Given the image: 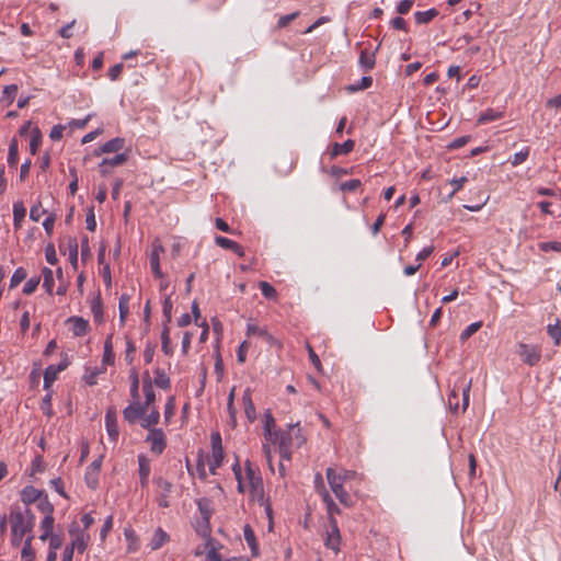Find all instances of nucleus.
<instances>
[{"label":"nucleus","mask_w":561,"mask_h":561,"mask_svg":"<svg viewBox=\"0 0 561 561\" xmlns=\"http://www.w3.org/2000/svg\"><path fill=\"white\" fill-rule=\"evenodd\" d=\"M299 423L289 424L287 431L278 430L270 442L278 446L282 460L290 461L293 449L299 448L305 443Z\"/></svg>","instance_id":"obj_1"},{"label":"nucleus","mask_w":561,"mask_h":561,"mask_svg":"<svg viewBox=\"0 0 561 561\" xmlns=\"http://www.w3.org/2000/svg\"><path fill=\"white\" fill-rule=\"evenodd\" d=\"M11 533L31 536L35 525V515L28 507L14 506L10 513Z\"/></svg>","instance_id":"obj_2"},{"label":"nucleus","mask_w":561,"mask_h":561,"mask_svg":"<svg viewBox=\"0 0 561 561\" xmlns=\"http://www.w3.org/2000/svg\"><path fill=\"white\" fill-rule=\"evenodd\" d=\"M327 480L328 483L337 497V500L345 506H351L352 499L348 492L344 489V482H342L340 476L336 474V471L333 468L327 469Z\"/></svg>","instance_id":"obj_3"},{"label":"nucleus","mask_w":561,"mask_h":561,"mask_svg":"<svg viewBox=\"0 0 561 561\" xmlns=\"http://www.w3.org/2000/svg\"><path fill=\"white\" fill-rule=\"evenodd\" d=\"M152 482L156 486V502L158 506L161 508L170 507V495L173 491V483L161 476L154 477Z\"/></svg>","instance_id":"obj_4"},{"label":"nucleus","mask_w":561,"mask_h":561,"mask_svg":"<svg viewBox=\"0 0 561 561\" xmlns=\"http://www.w3.org/2000/svg\"><path fill=\"white\" fill-rule=\"evenodd\" d=\"M211 440V456L208 460L209 471L211 474H216V470L222 465L225 454L221 444V436L218 432L213 433L210 436Z\"/></svg>","instance_id":"obj_5"},{"label":"nucleus","mask_w":561,"mask_h":561,"mask_svg":"<svg viewBox=\"0 0 561 561\" xmlns=\"http://www.w3.org/2000/svg\"><path fill=\"white\" fill-rule=\"evenodd\" d=\"M517 355L528 366L537 365L541 359V347L539 345L518 343Z\"/></svg>","instance_id":"obj_6"},{"label":"nucleus","mask_w":561,"mask_h":561,"mask_svg":"<svg viewBox=\"0 0 561 561\" xmlns=\"http://www.w3.org/2000/svg\"><path fill=\"white\" fill-rule=\"evenodd\" d=\"M152 454L160 456L167 448V436L162 428L150 430L145 438Z\"/></svg>","instance_id":"obj_7"},{"label":"nucleus","mask_w":561,"mask_h":561,"mask_svg":"<svg viewBox=\"0 0 561 561\" xmlns=\"http://www.w3.org/2000/svg\"><path fill=\"white\" fill-rule=\"evenodd\" d=\"M165 252L163 245L159 240H154L151 243V250L149 253V263L152 274L156 278H163L164 274L160 267V256Z\"/></svg>","instance_id":"obj_8"},{"label":"nucleus","mask_w":561,"mask_h":561,"mask_svg":"<svg viewBox=\"0 0 561 561\" xmlns=\"http://www.w3.org/2000/svg\"><path fill=\"white\" fill-rule=\"evenodd\" d=\"M147 411L146 407H144L139 400H133V402L124 409L123 416L129 424H135L138 420L141 421V417Z\"/></svg>","instance_id":"obj_9"},{"label":"nucleus","mask_w":561,"mask_h":561,"mask_svg":"<svg viewBox=\"0 0 561 561\" xmlns=\"http://www.w3.org/2000/svg\"><path fill=\"white\" fill-rule=\"evenodd\" d=\"M126 161H127L126 153H117L113 158H104L99 163V171H100L101 175L107 176L108 174H111V172L114 168L124 164Z\"/></svg>","instance_id":"obj_10"},{"label":"nucleus","mask_w":561,"mask_h":561,"mask_svg":"<svg viewBox=\"0 0 561 561\" xmlns=\"http://www.w3.org/2000/svg\"><path fill=\"white\" fill-rule=\"evenodd\" d=\"M329 524L331 530L328 533L324 545L327 548L332 549L334 551H339L341 535L337 526V522L334 517L329 518Z\"/></svg>","instance_id":"obj_11"},{"label":"nucleus","mask_w":561,"mask_h":561,"mask_svg":"<svg viewBox=\"0 0 561 561\" xmlns=\"http://www.w3.org/2000/svg\"><path fill=\"white\" fill-rule=\"evenodd\" d=\"M105 427L108 433V436L112 440H116L118 437V426H117V413L116 409L111 407L107 409L105 413Z\"/></svg>","instance_id":"obj_12"},{"label":"nucleus","mask_w":561,"mask_h":561,"mask_svg":"<svg viewBox=\"0 0 561 561\" xmlns=\"http://www.w3.org/2000/svg\"><path fill=\"white\" fill-rule=\"evenodd\" d=\"M247 334L249 336L257 335L271 345L276 343V339L267 331V329L265 327H259L252 320H250L247 323Z\"/></svg>","instance_id":"obj_13"},{"label":"nucleus","mask_w":561,"mask_h":561,"mask_svg":"<svg viewBox=\"0 0 561 561\" xmlns=\"http://www.w3.org/2000/svg\"><path fill=\"white\" fill-rule=\"evenodd\" d=\"M44 494L45 493L43 491L32 485H27L21 492V500L27 507L30 504L37 503Z\"/></svg>","instance_id":"obj_14"},{"label":"nucleus","mask_w":561,"mask_h":561,"mask_svg":"<svg viewBox=\"0 0 561 561\" xmlns=\"http://www.w3.org/2000/svg\"><path fill=\"white\" fill-rule=\"evenodd\" d=\"M124 138L116 137L103 144L98 150H95V154L100 156L101 153L118 152L124 148Z\"/></svg>","instance_id":"obj_15"},{"label":"nucleus","mask_w":561,"mask_h":561,"mask_svg":"<svg viewBox=\"0 0 561 561\" xmlns=\"http://www.w3.org/2000/svg\"><path fill=\"white\" fill-rule=\"evenodd\" d=\"M215 243L226 250H231L234 252L239 257H242L244 255L243 248L237 243L236 241L228 239L226 237L217 236L215 237Z\"/></svg>","instance_id":"obj_16"},{"label":"nucleus","mask_w":561,"mask_h":561,"mask_svg":"<svg viewBox=\"0 0 561 561\" xmlns=\"http://www.w3.org/2000/svg\"><path fill=\"white\" fill-rule=\"evenodd\" d=\"M242 403L244 413L250 423H253L256 419V410L251 397V390L247 388L242 394Z\"/></svg>","instance_id":"obj_17"},{"label":"nucleus","mask_w":561,"mask_h":561,"mask_svg":"<svg viewBox=\"0 0 561 561\" xmlns=\"http://www.w3.org/2000/svg\"><path fill=\"white\" fill-rule=\"evenodd\" d=\"M68 322L72 324L71 331L75 336H83L88 333L89 322L81 317H70Z\"/></svg>","instance_id":"obj_18"},{"label":"nucleus","mask_w":561,"mask_h":561,"mask_svg":"<svg viewBox=\"0 0 561 561\" xmlns=\"http://www.w3.org/2000/svg\"><path fill=\"white\" fill-rule=\"evenodd\" d=\"M90 540V535L88 533H80L78 536L72 537L70 545L68 548L71 550H77L79 553H83L88 547Z\"/></svg>","instance_id":"obj_19"},{"label":"nucleus","mask_w":561,"mask_h":561,"mask_svg":"<svg viewBox=\"0 0 561 561\" xmlns=\"http://www.w3.org/2000/svg\"><path fill=\"white\" fill-rule=\"evenodd\" d=\"M160 421V412L157 409H152L146 416L144 415L140 421V426L148 431L157 430L156 425Z\"/></svg>","instance_id":"obj_20"},{"label":"nucleus","mask_w":561,"mask_h":561,"mask_svg":"<svg viewBox=\"0 0 561 561\" xmlns=\"http://www.w3.org/2000/svg\"><path fill=\"white\" fill-rule=\"evenodd\" d=\"M355 147V141L347 139L343 144L335 142L332 147L331 158H335L340 154H348Z\"/></svg>","instance_id":"obj_21"},{"label":"nucleus","mask_w":561,"mask_h":561,"mask_svg":"<svg viewBox=\"0 0 561 561\" xmlns=\"http://www.w3.org/2000/svg\"><path fill=\"white\" fill-rule=\"evenodd\" d=\"M504 117V112L495 108H488L480 114L478 124H488Z\"/></svg>","instance_id":"obj_22"},{"label":"nucleus","mask_w":561,"mask_h":561,"mask_svg":"<svg viewBox=\"0 0 561 561\" xmlns=\"http://www.w3.org/2000/svg\"><path fill=\"white\" fill-rule=\"evenodd\" d=\"M58 374L59 369L56 368L55 365H49L45 368L43 382L44 390L48 391L51 388L53 383L58 377Z\"/></svg>","instance_id":"obj_23"},{"label":"nucleus","mask_w":561,"mask_h":561,"mask_svg":"<svg viewBox=\"0 0 561 561\" xmlns=\"http://www.w3.org/2000/svg\"><path fill=\"white\" fill-rule=\"evenodd\" d=\"M91 312L96 323L100 324L104 321L103 304L100 295L91 300Z\"/></svg>","instance_id":"obj_24"},{"label":"nucleus","mask_w":561,"mask_h":561,"mask_svg":"<svg viewBox=\"0 0 561 561\" xmlns=\"http://www.w3.org/2000/svg\"><path fill=\"white\" fill-rule=\"evenodd\" d=\"M170 540L169 535L162 529L158 528L156 529L152 539L150 541V548L152 550L160 549L164 543H167Z\"/></svg>","instance_id":"obj_25"},{"label":"nucleus","mask_w":561,"mask_h":561,"mask_svg":"<svg viewBox=\"0 0 561 561\" xmlns=\"http://www.w3.org/2000/svg\"><path fill=\"white\" fill-rule=\"evenodd\" d=\"M55 518L51 515L45 516L43 520L41 522V530L42 535L39 536V539L45 541L53 535Z\"/></svg>","instance_id":"obj_26"},{"label":"nucleus","mask_w":561,"mask_h":561,"mask_svg":"<svg viewBox=\"0 0 561 561\" xmlns=\"http://www.w3.org/2000/svg\"><path fill=\"white\" fill-rule=\"evenodd\" d=\"M26 215V208L22 202H15L13 204V226L15 229H20L23 219Z\"/></svg>","instance_id":"obj_27"},{"label":"nucleus","mask_w":561,"mask_h":561,"mask_svg":"<svg viewBox=\"0 0 561 561\" xmlns=\"http://www.w3.org/2000/svg\"><path fill=\"white\" fill-rule=\"evenodd\" d=\"M274 427H275V420H274L272 413L270 411H267L264 414L263 430H264V437L268 442H270V439L273 438L274 434H276V432L278 431V430H274Z\"/></svg>","instance_id":"obj_28"},{"label":"nucleus","mask_w":561,"mask_h":561,"mask_svg":"<svg viewBox=\"0 0 561 561\" xmlns=\"http://www.w3.org/2000/svg\"><path fill=\"white\" fill-rule=\"evenodd\" d=\"M142 390H144V394H145V402L141 403V404L144 407H146V409L148 410L149 407L156 400V393L153 391L152 383H151V380L149 378L144 380Z\"/></svg>","instance_id":"obj_29"},{"label":"nucleus","mask_w":561,"mask_h":561,"mask_svg":"<svg viewBox=\"0 0 561 561\" xmlns=\"http://www.w3.org/2000/svg\"><path fill=\"white\" fill-rule=\"evenodd\" d=\"M138 461V477H146L151 474V460L145 455L137 456Z\"/></svg>","instance_id":"obj_30"},{"label":"nucleus","mask_w":561,"mask_h":561,"mask_svg":"<svg viewBox=\"0 0 561 561\" xmlns=\"http://www.w3.org/2000/svg\"><path fill=\"white\" fill-rule=\"evenodd\" d=\"M438 15V11L434 8L426 11H417L414 14L417 24H427Z\"/></svg>","instance_id":"obj_31"},{"label":"nucleus","mask_w":561,"mask_h":561,"mask_svg":"<svg viewBox=\"0 0 561 561\" xmlns=\"http://www.w3.org/2000/svg\"><path fill=\"white\" fill-rule=\"evenodd\" d=\"M243 536H244V540L247 541L248 546L252 550V554L255 556L257 553V542H256L255 534L249 524H247L243 527Z\"/></svg>","instance_id":"obj_32"},{"label":"nucleus","mask_w":561,"mask_h":561,"mask_svg":"<svg viewBox=\"0 0 561 561\" xmlns=\"http://www.w3.org/2000/svg\"><path fill=\"white\" fill-rule=\"evenodd\" d=\"M112 339H113V335L110 334L104 342L103 364H105V365L114 364L115 355L113 352Z\"/></svg>","instance_id":"obj_33"},{"label":"nucleus","mask_w":561,"mask_h":561,"mask_svg":"<svg viewBox=\"0 0 561 561\" xmlns=\"http://www.w3.org/2000/svg\"><path fill=\"white\" fill-rule=\"evenodd\" d=\"M154 385L164 390L171 387V380L169 376L161 368H157L154 370Z\"/></svg>","instance_id":"obj_34"},{"label":"nucleus","mask_w":561,"mask_h":561,"mask_svg":"<svg viewBox=\"0 0 561 561\" xmlns=\"http://www.w3.org/2000/svg\"><path fill=\"white\" fill-rule=\"evenodd\" d=\"M16 93H18V85L16 84H10V85H5L4 89H3V92H2V96H1V102L5 105V106H10L15 96H16Z\"/></svg>","instance_id":"obj_35"},{"label":"nucleus","mask_w":561,"mask_h":561,"mask_svg":"<svg viewBox=\"0 0 561 561\" xmlns=\"http://www.w3.org/2000/svg\"><path fill=\"white\" fill-rule=\"evenodd\" d=\"M196 504L203 519L208 523L213 514L210 501L206 497H202L196 502Z\"/></svg>","instance_id":"obj_36"},{"label":"nucleus","mask_w":561,"mask_h":561,"mask_svg":"<svg viewBox=\"0 0 561 561\" xmlns=\"http://www.w3.org/2000/svg\"><path fill=\"white\" fill-rule=\"evenodd\" d=\"M33 536H27L23 548L21 550V561H33L35 558L34 549L32 548Z\"/></svg>","instance_id":"obj_37"},{"label":"nucleus","mask_w":561,"mask_h":561,"mask_svg":"<svg viewBox=\"0 0 561 561\" xmlns=\"http://www.w3.org/2000/svg\"><path fill=\"white\" fill-rule=\"evenodd\" d=\"M19 161V145L16 139H12L9 145L8 152V164L10 167H16Z\"/></svg>","instance_id":"obj_38"},{"label":"nucleus","mask_w":561,"mask_h":561,"mask_svg":"<svg viewBox=\"0 0 561 561\" xmlns=\"http://www.w3.org/2000/svg\"><path fill=\"white\" fill-rule=\"evenodd\" d=\"M232 471H233L234 478L238 482V484H237L238 492L241 494L245 493L247 485L243 481L242 469H241V466L238 460L233 463Z\"/></svg>","instance_id":"obj_39"},{"label":"nucleus","mask_w":561,"mask_h":561,"mask_svg":"<svg viewBox=\"0 0 561 561\" xmlns=\"http://www.w3.org/2000/svg\"><path fill=\"white\" fill-rule=\"evenodd\" d=\"M42 275H43V287L50 295L53 293V288H54V284H55L54 273L50 268L44 267L42 270Z\"/></svg>","instance_id":"obj_40"},{"label":"nucleus","mask_w":561,"mask_h":561,"mask_svg":"<svg viewBox=\"0 0 561 561\" xmlns=\"http://www.w3.org/2000/svg\"><path fill=\"white\" fill-rule=\"evenodd\" d=\"M37 510L43 513L45 516L53 515L54 505L49 502L48 496L44 494L39 501L36 503Z\"/></svg>","instance_id":"obj_41"},{"label":"nucleus","mask_w":561,"mask_h":561,"mask_svg":"<svg viewBox=\"0 0 561 561\" xmlns=\"http://www.w3.org/2000/svg\"><path fill=\"white\" fill-rule=\"evenodd\" d=\"M322 500L327 506V512L329 514V518L334 517V514H340V508L329 494V492H324V494L321 495Z\"/></svg>","instance_id":"obj_42"},{"label":"nucleus","mask_w":561,"mask_h":561,"mask_svg":"<svg viewBox=\"0 0 561 561\" xmlns=\"http://www.w3.org/2000/svg\"><path fill=\"white\" fill-rule=\"evenodd\" d=\"M359 64L366 70H370L375 66V54L363 50L359 56Z\"/></svg>","instance_id":"obj_43"},{"label":"nucleus","mask_w":561,"mask_h":561,"mask_svg":"<svg viewBox=\"0 0 561 561\" xmlns=\"http://www.w3.org/2000/svg\"><path fill=\"white\" fill-rule=\"evenodd\" d=\"M547 331L550 337L554 341V344L559 345L561 341V322L557 320L554 324H549Z\"/></svg>","instance_id":"obj_44"},{"label":"nucleus","mask_w":561,"mask_h":561,"mask_svg":"<svg viewBox=\"0 0 561 561\" xmlns=\"http://www.w3.org/2000/svg\"><path fill=\"white\" fill-rule=\"evenodd\" d=\"M530 148L525 147L520 151L516 152L513 158L510 160L513 167H517L522 163H524L527 158L529 157Z\"/></svg>","instance_id":"obj_45"},{"label":"nucleus","mask_w":561,"mask_h":561,"mask_svg":"<svg viewBox=\"0 0 561 561\" xmlns=\"http://www.w3.org/2000/svg\"><path fill=\"white\" fill-rule=\"evenodd\" d=\"M161 344L163 353L165 355H171L172 348L170 347V331L167 324H164V328L161 333Z\"/></svg>","instance_id":"obj_46"},{"label":"nucleus","mask_w":561,"mask_h":561,"mask_svg":"<svg viewBox=\"0 0 561 561\" xmlns=\"http://www.w3.org/2000/svg\"><path fill=\"white\" fill-rule=\"evenodd\" d=\"M27 276L26 271L23 267H18L10 280V287H16L20 283H22Z\"/></svg>","instance_id":"obj_47"},{"label":"nucleus","mask_w":561,"mask_h":561,"mask_svg":"<svg viewBox=\"0 0 561 561\" xmlns=\"http://www.w3.org/2000/svg\"><path fill=\"white\" fill-rule=\"evenodd\" d=\"M259 287L262 295L267 299H275L277 296L276 289L267 282H260Z\"/></svg>","instance_id":"obj_48"},{"label":"nucleus","mask_w":561,"mask_h":561,"mask_svg":"<svg viewBox=\"0 0 561 561\" xmlns=\"http://www.w3.org/2000/svg\"><path fill=\"white\" fill-rule=\"evenodd\" d=\"M482 327V322H473L469 324L460 334L461 341H467L470 336H472L480 328Z\"/></svg>","instance_id":"obj_49"},{"label":"nucleus","mask_w":561,"mask_h":561,"mask_svg":"<svg viewBox=\"0 0 561 561\" xmlns=\"http://www.w3.org/2000/svg\"><path fill=\"white\" fill-rule=\"evenodd\" d=\"M128 301H129V296H127V295L121 296L118 309H119V318H121L122 323L125 321V318L128 314Z\"/></svg>","instance_id":"obj_50"},{"label":"nucleus","mask_w":561,"mask_h":561,"mask_svg":"<svg viewBox=\"0 0 561 561\" xmlns=\"http://www.w3.org/2000/svg\"><path fill=\"white\" fill-rule=\"evenodd\" d=\"M46 214V209H44L42 207V203L41 202H37L36 204H34L32 207H31V210H30V218L33 220V221H38L41 219V217Z\"/></svg>","instance_id":"obj_51"},{"label":"nucleus","mask_w":561,"mask_h":561,"mask_svg":"<svg viewBox=\"0 0 561 561\" xmlns=\"http://www.w3.org/2000/svg\"><path fill=\"white\" fill-rule=\"evenodd\" d=\"M245 479L248 482L254 480V478L260 477L259 470L252 465L250 460H247L244 463Z\"/></svg>","instance_id":"obj_52"},{"label":"nucleus","mask_w":561,"mask_h":561,"mask_svg":"<svg viewBox=\"0 0 561 561\" xmlns=\"http://www.w3.org/2000/svg\"><path fill=\"white\" fill-rule=\"evenodd\" d=\"M39 282H41L39 277H37V276L36 277H31L24 284L23 294H25V295L33 294L36 290L37 286L39 285Z\"/></svg>","instance_id":"obj_53"},{"label":"nucleus","mask_w":561,"mask_h":561,"mask_svg":"<svg viewBox=\"0 0 561 561\" xmlns=\"http://www.w3.org/2000/svg\"><path fill=\"white\" fill-rule=\"evenodd\" d=\"M130 396L133 400H139V379L138 375L134 371L130 376Z\"/></svg>","instance_id":"obj_54"},{"label":"nucleus","mask_w":561,"mask_h":561,"mask_svg":"<svg viewBox=\"0 0 561 561\" xmlns=\"http://www.w3.org/2000/svg\"><path fill=\"white\" fill-rule=\"evenodd\" d=\"M373 84V78L371 77H362L358 83H355L350 87L351 91H359V90H366L370 88Z\"/></svg>","instance_id":"obj_55"},{"label":"nucleus","mask_w":561,"mask_h":561,"mask_svg":"<svg viewBox=\"0 0 561 561\" xmlns=\"http://www.w3.org/2000/svg\"><path fill=\"white\" fill-rule=\"evenodd\" d=\"M41 145V133L38 129L33 130L30 141V151L35 154Z\"/></svg>","instance_id":"obj_56"},{"label":"nucleus","mask_w":561,"mask_h":561,"mask_svg":"<svg viewBox=\"0 0 561 561\" xmlns=\"http://www.w3.org/2000/svg\"><path fill=\"white\" fill-rule=\"evenodd\" d=\"M470 388H471V380H469L468 382H466L463 380L462 381V387H461V391H462V411H466L468 405H469Z\"/></svg>","instance_id":"obj_57"},{"label":"nucleus","mask_w":561,"mask_h":561,"mask_svg":"<svg viewBox=\"0 0 561 561\" xmlns=\"http://www.w3.org/2000/svg\"><path fill=\"white\" fill-rule=\"evenodd\" d=\"M172 308H173V305H172L171 298L168 296L164 298L163 305H162V312H163L167 323H169L171 321Z\"/></svg>","instance_id":"obj_58"},{"label":"nucleus","mask_w":561,"mask_h":561,"mask_svg":"<svg viewBox=\"0 0 561 561\" xmlns=\"http://www.w3.org/2000/svg\"><path fill=\"white\" fill-rule=\"evenodd\" d=\"M250 492V495H251V499L253 501H256L259 504L267 501L265 497H264V488L263 485L261 486H256L255 489H252L249 491Z\"/></svg>","instance_id":"obj_59"},{"label":"nucleus","mask_w":561,"mask_h":561,"mask_svg":"<svg viewBox=\"0 0 561 561\" xmlns=\"http://www.w3.org/2000/svg\"><path fill=\"white\" fill-rule=\"evenodd\" d=\"M299 16V12L296 11V12H293L290 14H286V15H282L279 19H278V22H277V27L278 28H284L286 27L291 21H294L296 18Z\"/></svg>","instance_id":"obj_60"},{"label":"nucleus","mask_w":561,"mask_h":561,"mask_svg":"<svg viewBox=\"0 0 561 561\" xmlns=\"http://www.w3.org/2000/svg\"><path fill=\"white\" fill-rule=\"evenodd\" d=\"M362 185V182L357 179H353L341 184V190L344 192H353Z\"/></svg>","instance_id":"obj_61"},{"label":"nucleus","mask_w":561,"mask_h":561,"mask_svg":"<svg viewBox=\"0 0 561 561\" xmlns=\"http://www.w3.org/2000/svg\"><path fill=\"white\" fill-rule=\"evenodd\" d=\"M112 528H113V516L110 515L104 520V524L100 530V537L102 540H104L106 538L107 534L112 530Z\"/></svg>","instance_id":"obj_62"},{"label":"nucleus","mask_w":561,"mask_h":561,"mask_svg":"<svg viewBox=\"0 0 561 561\" xmlns=\"http://www.w3.org/2000/svg\"><path fill=\"white\" fill-rule=\"evenodd\" d=\"M313 483H314L316 491L320 495L324 494V492H328L327 489H325V485H324V481H323L322 474L320 472H317L314 474Z\"/></svg>","instance_id":"obj_63"},{"label":"nucleus","mask_w":561,"mask_h":561,"mask_svg":"<svg viewBox=\"0 0 561 561\" xmlns=\"http://www.w3.org/2000/svg\"><path fill=\"white\" fill-rule=\"evenodd\" d=\"M413 0H402L397 5V12L399 14H407L413 7Z\"/></svg>","instance_id":"obj_64"}]
</instances>
